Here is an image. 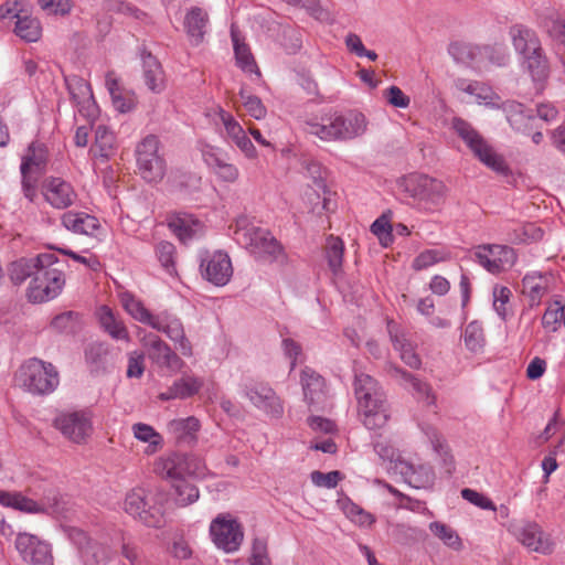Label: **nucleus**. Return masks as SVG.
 <instances>
[{
	"instance_id": "obj_1",
	"label": "nucleus",
	"mask_w": 565,
	"mask_h": 565,
	"mask_svg": "<svg viewBox=\"0 0 565 565\" xmlns=\"http://www.w3.org/2000/svg\"><path fill=\"white\" fill-rule=\"evenodd\" d=\"M353 387L363 425L367 429L383 427L390 418V413L381 384L364 372H355Z\"/></svg>"
},
{
	"instance_id": "obj_13",
	"label": "nucleus",
	"mask_w": 565,
	"mask_h": 565,
	"mask_svg": "<svg viewBox=\"0 0 565 565\" xmlns=\"http://www.w3.org/2000/svg\"><path fill=\"white\" fill-rule=\"evenodd\" d=\"M387 471L391 475L401 476L405 483L415 489L429 488L435 481V473L431 467L426 465L415 467L401 457H397L395 461H391Z\"/></svg>"
},
{
	"instance_id": "obj_52",
	"label": "nucleus",
	"mask_w": 565,
	"mask_h": 565,
	"mask_svg": "<svg viewBox=\"0 0 565 565\" xmlns=\"http://www.w3.org/2000/svg\"><path fill=\"white\" fill-rule=\"evenodd\" d=\"M429 530L447 546L454 548L455 551H459L461 548V540L456 531H454L450 526L436 521L429 524Z\"/></svg>"
},
{
	"instance_id": "obj_41",
	"label": "nucleus",
	"mask_w": 565,
	"mask_h": 565,
	"mask_svg": "<svg viewBox=\"0 0 565 565\" xmlns=\"http://www.w3.org/2000/svg\"><path fill=\"white\" fill-rule=\"evenodd\" d=\"M121 303L125 308V310L137 321L140 323L147 324L149 327H152L156 316L152 315L145 306L143 303L138 300L134 295L131 294H122L121 296Z\"/></svg>"
},
{
	"instance_id": "obj_16",
	"label": "nucleus",
	"mask_w": 565,
	"mask_h": 565,
	"mask_svg": "<svg viewBox=\"0 0 565 565\" xmlns=\"http://www.w3.org/2000/svg\"><path fill=\"white\" fill-rule=\"evenodd\" d=\"M249 402L268 417L280 418L284 414L282 401L267 383L255 382L249 387Z\"/></svg>"
},
{
	"instance_id": "obj_36",
	"label": "nucleus",
	"mask_w": 565,
	"mask_h": 565,
	"mask_svg": "<svg viewBox=\"0 0 565 565\" xmlns=\"http://www.w3.org/2000/svg\"><path fill=\"white\" fill-rule=\"evenodd\" d=\"M481 71L489 65L505 66L510 61V54L505 45L500 43L480 45Z\"/></svg>"
},
{
	"instance_id": "obj_59",
	"label": "nucleus",
	"mask_w": 565,
	"mask_h": 565,
	"mask_svg": "<svg viewBox=\"0 0 565 565\" xmlns=\"http://www.w3.org/2000/svg\"><path fill=\"white\" fill-rule=\"evenodd\" d=\"M239 30L235 22L231 25V36L234 45L236 63L242 71L247 70V47L239 38Z\"/></svg>"
},
{
	"instance_id": "obj_32",
	"label": "nucleus",
	"mask_w": 565,
	"mask_h": 565,
	"mask_svg": "<svg viewBox=\"0 0 565 565\" xmlns=\"http://www.w3.org/2000/svg\"><path fill=\"white\" fill-rule=\"evenodd\" d=\"M507 116V120L515 131L525 132L530 129V122L534 119L533 115L526 113L523 104L507 100L500 105Z\"/></svg>"
},
{
	"instance_id": "obj_14",
	"label": "nucleus",
	"mask_w": 565,
	"mask_h": 565,
	"mask_svg": "<svg viewBox=\"0 0 565 565\" xmlns=\"http://www.w3.org/2000/svg\"><path fill=\"white\" fill-rule=\"evenodd\" d=\"M140 342L147 349L148 356L153 363L171 372L181 370L183 361L160 337L154 333H146L140 338Z\"/></svg>"
},
{
	"instance_id": "obj_21",
	"label": "nucleus",
	"mask_w": 565,
	"mask_h": 565,
	"mask_svg": "<svg viewBox=\"0 0 565 565\" xmlns=\"http://www.w3.org/2000/svg\"><path fill=\"white\" fill-rule=\"evenodd\" d=\"M509 35L515 52L524 58L542 47L536 32L523 24H514L509 30Z\"/></svg>"
},
{
	"instance_id": "obj_40",
	"label": "nucleus",
	"mask_w": 565,
	"mask_h": 565,
	"mask_svg": "<svg viewBox=\"0 0 565 565\" xmlns=\"http://www.w3.org/2000/svg\"><path fill=\"white\" fill-rule=\"evenodd\" d=\"M41 24L36 18L31 15V9L19 17L15 22V34L26 42H35L41 38Z\"/></svg>"
},
{
	"instance_id": "obj_47",
	"label": "nucleus",
	"mask_w": 565,
	"mask_h": 565,
	"mask_svg": "<svg viewBox=\"0 0 565 565\" xmlns=\"http://www.w3.org/2000/svg\"><path fill=\"white\" fill-rule=\"evenodd\" d=\"M344 244L341 238L330 235L326 244V258L331 271L337 275L342 269Z\"/></svg>"
},
{
	"instance_id": "obj_9",
	"label": "nucleus",
	"mask_w": 565,
	"mask_h": 565,
	"mask_svg": "<svg viewBox=\"0 0 565 565\" xmlns=\"http://www.w3.org/2000/svg\"><path fill=\"white\" fill-rule=\"evenodd\" d=\"M137 166L140 175L147 182H158L166 173V161L159 154V139L149 135L141 140L136 149Z\"/></svg>"
},
{
	"instance_id": "obj_37",
	"label": "nucleus",
	"mask_w": 565,
	"mask_h": 565,
	"mask_svg": "<svg viewBox=\"0 0 565 565\" xmlns=\"http://www.w3.org/2000/svg\"><path fill=\"white\" fill-rule=\"evenodd\" d=\"M544 28L554 43L555 54L565 68V22L558 18H550L545 20Z\"/></svg>"
},
{
	"instance_id": "obj_7",
	"label": "nucleus",
	"mask_w": 565,
	"mask_h": 565,
	"mask_svg": "<svg viewBox=\"0 0 565 565\" xmlns=\"http://www.w3.org/2000/svg\"><path fill=\"white\" fill-rule=\"evenodd\" d=\"M209 533L214 545L225 553L238 551L244 541L243 525L231 513H220L210 523Z\"/></svg>"
},
{
	"instance_id": "obj_18",
	"label": "nucleus",
	"mask_w": 565,
	"mask_h": 565,
	"mask_svg": "<svg viewBox=\"0 0 565 565\" xmlns=\"http://www.w3.org/2000/svg\"><path fill=\"white\" fill-rule=\"evenodd\" d=\"M152 329L163 332L171 341L179 344V351L190 356L192 354V345L185 337L182 322L167 312H161L156 316Z\"/></svg>"
},
{
	"instance_id": "obj_62",
	"label": "nucleus",
	"mask_w": 565,
	"mask_h": 565,
	"mask_svg": "<svg viewBox=\"0 0 565 565\" xmlns=\"http://www.w3.org/2000/svg\"><path fill=\"white\" fill-rule=\"evenodd\" d=\"M134 436L143 443H149L151 446H158L162 443V437L150 425L137 423L132 426Z\"/></svg>"
},
{
	"instance_id": "obj_22",
	"label": "nucleus",
	"mask_w": 565,
	"mask_h": 565,
	"mask_svg": "<svg viewBox=\"0 0 565 565\" xmlns=\"http://www.w3.org/2000/svg\"><path fill=\"white\" fill-rule=\"evenodd\" d=\"M305 401L309 406H321L326 401L324 379L316 371L306 367L301 372Z\"/></svg>"
},
{
	"instance_id": "obj_60",
	"label": "nucleus",
	"mask_w": 565,
	"mask_h": 565,
	"mask_svg": "<svg viewBox=\"0 0 565 565\" xmlns=\"http://www.w3.org/2000/svg\"><path fill=\"white\" fill-rule=\"evenodd\" d=\"M31 7L26 0H7L0 6V19H19Z\"/></svg>"
},
{
	"instance_id": "obj_24",
	"label": "nucleus",
	"mask_w": 565,
	"mask_h": 565,
	"mask_svg": "<svg viewBox=\"0 0 565 565\" xmlns=\"http://www.w3.org/2000/svg\"><path fill=\"white\" fill-rule=\"evenodd\" d=\"M387 329L391 341L395 350L399 352L403 362L412 369H419L422 361L415 352L413 344L407 340L405 333L393 321L387 323Z\"/></svg>"
},
{
	"instance_id": "obj_20",
	"label": "nucleus",
	"mask_w": 565,
	"mask_h": 565,
	"mask_svg": "<svg viewBox=\"0 0 565 565\" xmlns=\"http://www.w3.org/2000/svg\"><path fill=\"white\" fill-rule=\"evenodd\" d=\"M522 66L530 75L535 89L543 92L547 86L551 75L550 61L543 47L536 52H531V55H525L522 58Z\"/></svg>"
},
{
	"instance_id": "obj_43",
	"label": "nucleus",
	"mask_w": 565,
	"mask_h": 565,
	"mask_svg": "<svg viewBox=\"0 0 565 565\" xmlns=\"http://www.w3.org/2000/svg\"><path fill=\"white\" fill-rule=\"evenodd\" d=\"M183 462H185L184 455L173 454L162 460L160 473L167 479H170L172 483L185 480L188 475Z\"/></svg>"
},
{
	"instance_id": "obj_3",
	"label": "nucleus",
	"mask_w": 565,
	"mask_h": 565,
	"mask_svg": "<svg viewBox=\"0 0 565 565\" xmlns=\"http://www.w3.org/2000/svg\"><path fill=\"white\" fill-rule=\"evenodd\" d=\"M366 126V118L360 111H334L322 116L320 122H308V132L326 141H347L362 136Z\"/></svg>"
},
{
	"instance_id": "obj_29",
	"label": "nucleus",
	"mask_w": 565,
	"mask_h": 565,
	"mask_svg": "<svg viewBox=\"0 0 565 565\" xmlns=\"http://www.w3.org/2000/svg\"><path fill=\"white\" fill-rule=\"evenodd\" d=\"M98 320L103 330L115 340L129 341V332L124 321L107 307L102 306L97 311Z\"/></svg>"
},
{
	"instance_id": "obj_55",
	"label": "nucleus",
	"mask_w": 565,
	"mask_h": 565,
	"mask_svg": "<svg viewBox=\"0 0 565 565\" xmlns=\"http://www.w3.org/2000/svg\"><path fill=\"white\" fill-rule=\"evenodd\" d=\"M95 142L99 149V156L109 158L115 148V136L106 126H97L95 130Z\"/></svg>"
},
{
	"instance_id": "obj_6",
	"label": "nucleus",
	"mask_w": 565,
	"mask_h": 565,
	"mask_svg": "<svg viewBox=\"0 0 565 565\" xmlns=\"http://www.w3.org/2000/svg\"><path fill=\"white\" fill-rule=\"evenodd\" d=\"M249 254L264 264H277L284 267L288 264V255L281 244L264 227L249 223Z\"/></svg>"
},
{
	"instance_id": "obj_58",
	"label": "nucleus",
	"mask_w": 565,
	"mask_h": 565,
	"mask_svg": "<svg viewBox=\"0 0 565 565\" xmlns=\"http://www.w3.org/2000/svg\"><path fill=\"white\" fill-rule=\"evenodd\" d=\"M108 354V345L102 342H93L85 349V359L94 369H98Z\"/></svg>"
},
{
	"instance_id": "obj_39",
	"label": "nucleus",
	"mask_w": 565,
	"mask_h": 565,
	"mask_svg": "<svg viewBox=\"0 0 565 565\" xmlns=\"http://www.w3.org/2000/svg\"><path fill=\"white\" fill-rule=\"evenodd\" d=\"M113 555L114 552L110 546L93 540L81 553V557L86 565H107Z\"/></svg>"
},
{
	"instance_id": "obj_19",
	"label": "nucleus",
	"mask_w": 565,
	"mask_h": 565,
	"mask_svg": "<svg viewBox=\"0 0 565 565\" xmlns=\"http://www.w3.org/2000/svg\"><path fill=\"white\" fill-rule=\"evenodd\" d=\"M42 190L45 200L55 209H67L77 198L71 183L61 178H47Z\"/></svg>"
},
{
	"instance_id": "obj_17",
	"label": "nucleus",
	"mask_w": 565,
	"mask_h": 565,
	"mask_svg": "<svg viewBox=\"0 0 565 565\" xmlns=\"http://www.w3.org/2000/svg\"><path fill=\"white\" fill-rule=\"evenodd\" d=\"M203 277L215 286H224L233 274L232 263L226 253L214 252L201 262Z\"/></svg>"
},
{
	"instance_id": "obj_49",
	"label": "nucleus",
	"mask_w": 565,
	"mask_h": 565,
	"mask_svg": "<svg viewBox=\"0 0 565 565\" xmlns=\"http://www.w3.org/2000/svg\"><path fill=\"white\" fill-rule=\"evenodd\" d=\"M564 321V305L559 300L550 302L543 317L542 327L546 332H556Z\"/></svg>"
},
{
	"instance_id": "obj_15",
	"label": "nucleus",
	"mask_w": 565,
	"mask_h": 565,
	"mask_svg": "<svg viewBox=\"0 0 565 565\" xmlns=\"http://www.w3.org/2000/svg\"><path fill=\"white\" fill-rule=\"evenodd\" d=\"M15 548L25 562L34 565L53 564L50 545L33 534L19 533L15 539Z\"/></svg>"
},
{
	"instance_id": "obj_28",
	"label": "nucleus",
	"mask_w": 565,
	"mask_h": 565,
	"mask_svg": "<svg viewBox=\"0 0 565 565\" xmlns=\"http://www.w3.org/2000/svg\"><path fill=\"white\" fill-rule=\"evenodd\" d=\"M105 85L116 110L120 113H128L136 107L135 94L124 92L113 71L106 74Z\"/></svg>"
},
{
	"instance_id": "obj_10",
	"label": "nucleus",
	"mask_w": 565,
	"mask_h": 565,
	"mask_svg": "<svg viewBox=\"0 0 565 565\" xmlns=\"http://www.w3.org/2000/svg\"><path fill=\"white\" fill-rule=\"evenodd\" d=\"M473 255L479 265L494 275L510 269L516 262L514 249L507 245H479Z\"/></svg>"
},
{
	"instance_id": "obj_64",
	"label": "nucleus",
	"mask_w": 565,
	"mask_h": 565,
	"mask_svg": "<svg viewBox=\"0 0 565 565\" xmlns=\"http://www.w3.org/2000/svg\"><path fill=\"white\" fill-rule=\"evenodd\" d=\"M156 253L161 265L171 274L174 270V245L166 241L160 242L156 247Z\"/></svg>"
},
{
	"instance_id": "obj_48",
	"label": "nucleus",
	"mask_w": 565,
	"mask_h": 565,
	"mask_svg": "<svg viewBox=\"0 0 565 565\" xmlns=\"http://www.w3.org/2000/svg\"><path fill=\"white\" fill-rule=\"evenodd\" d=\"M168 428L171 433L175 434L179 440L190 441L194 439V434L200 428L199 420L193 417L173 419L168 424Z\"/></svg>"
},
{
	"instance_id": "obj_44",
	"label": "nucleus",
	"mask_w": 565,
	"mask_h": 565,
	"mask_svg": "<svg viewBox=\"0 0 565 565\" xmlns=\"http://www.w3.org/2000/svg\"><path fill=\"white\" fill-rule=\"evenodd\" d=\"M387 372L392 376L403 377L406 382L411 383L419 397L425 398L428 404L434 403L435 397L431 395V387L428 383L420 381L415 375L393 364L388 365Z\"/></svg>"
},
{
	"instance_id": "obj_30",
	"label": "nucleus",
	"mask_w": 565,
	"mask_h": 565,
	"mask_svg": "<svg viewBox=\"0 0 565 565\" xmlns=\"http://www.w3.org/2000/svg\"><path fill=\"white\" fill-rule=\"evenodd\" d=\"M448 52L457 63H461L473 70L481 71L479 44L454 42L449 45Z\"/></svg>"
},
{
	"instance_id": "obj_63",
	"label": "nucleus",
	"mask_w": 565,
	"mask_h": 565,
	"mask_svg": "<svg viewBox=\"0 0 565 565\" xmlns=\"http://www.w3.org/2000/svg\"><path fill=\"white\" fill-rule=\"evenodd\" d=\"M300 8L306 10L310 17L320 22L331 23L333 21L331 13L328 9L321 6L320 0H302Z\"/></svg>"
},
{
	"instance_id": "obj_50",
	"label": "nucleus",
	"mask_w": 565,
	"mask_h": 565,
	"mask_svg": "<svg viewBox=\"0 0 565 565\" xmlns=\"http://www.w3.org/2000/svg\"><path fill=\"white\" fill-rule=\"evenodd\" d=\"M51 327L62 333H74L81 328V315L75 311H65L55 316Z\"/></svg>"
},
{
	"instance_id": "obj_11",
	"label": "nucleus",
	"mask_w": 565,
	"mask_h": 565,
	"mask_svg": "<svg viewBox=\"0 0 565 565\" xmlns=\"http://www.w3.org/2000/svg\"><path fill=\"white\" fill-rule=\"evenodd\" d=\"M408 186H412V196L424 204L425 209L437 207L444 202L446 186L437 179L425 174L417 175L409 180Z\"/></svg>"
},
{
	"instance_id": "obj_27",
	"label": "nucleus",
	"mask_w": 565,
	"mask_h": 565,
	"mask_svg": "<svg viewBox=\"0 0 565 565\" xmlns=\"http://www.w3.org/2000/svg\"><path fill=\"white\" fill-rule=\"evenodd\" d=\"M49 159L47 148L40 142H32L28 148V153L23 157L20 167L21 174L25 173H38L42 174L45 172Z\"/></svg>"
},
{
	"instance_id": "obj_23",
	"label": "nucleus",
	"mask_w": 565,
	"mask_h": 565,
	"mask_svg": "<svg viewBox=\"0 0 565 565\" xmlns=\"http://www.w3.org/2000/svg\"><path fill=\"white\" fill-rule=\"evenodd\" d=\"M142 78L148 89L160 94L166 88L164 73L160 62L150 52L141 53Z\"/></svg>"
},
{
	"instance_id": "obj_26",
	"label": "nucleus",
	"mask_w": 565,
	"mask_h": 565,
	"mask_svg": "<svg viewBox=\"0 0 565 565\" xmlns=\"http://www.w3.org/2000/svg\"><path fill=\"white\" fill-rule=\"evenodd\" d=\"M457 88L476 97L478 104H483L492 108H500L499 95L486 83L482 82H467L466 79H458L456 82Z\"/></svg>"
},
{
	"instance_id": "obj_46",
	"label": "nucleus",
	"mask_w": 565,
	"mask_h": 565,
	"mask_svg": "<svg viewBox=\"0 0 565 565\" xmlns=\"http://www.w3.org/2000/svg\"><path fill=\"white\" fill-rule=\"evenodd\" d=\"M170 227L179 237V239L186 244L198 235L201 228V223L198 220L191 218L190 216H179L171 221Z\"/></svg>"
},
{
	"instance_id": "obj_31",
	"label": "nucleus",
	"mask_w": 565,
	"mask_h": 565,
	"mask_svg": "<svg viewBox=\"0 0 565 565\" xmlns=\"http://www.w3.org/2000/svg\"><path fill=\"white\" fill-rule=\"evenodd\" d=\"M63 225L76 233V234H85V235H94V233L99 228L98 220L89 214L83 212H67L62 217Z\"/></svg>"
},
{
	"instance_id": "obj_54",
	"label": "nucleus",
	"mask_w": 565,
	"mask_h": 565,
	"mask_svg": "<svg viewBox=\"0 0 565 565\" xmlns=\"http://www.w3.org/2000/svg\"><path fill=\"white\" fill-rule=\"evenodd\" d=\"M175 491V501L179 505L185 507L199 499V489L186 480L172 483Z\"/></svg>"
},
{
	"instance_id": "obj_33",
	"label": "nucleus",
	"mask_w": 565,
	"mask_h": 565,
	"mask_svg": "<svg viewBox=\"0 0 565 565\" xmlns=\"http://www.w3.org/2000/svg\"><path fill=\"white\" fill-rule=\"evenodd\" d=\"M202 387V382L193 376H183L175 381L166 392L160 393L162 401L174 398H188L196 394Z\"/></svg>"
},
{
	"instance_id": "obj_57",
	"label": "nucleus",
	"mask_w": 565,
	"mask_h": 565,
	"mask_svg": "<svg viewBox=\"0 0 565 565\" xmlns=\"http://www.w3.org/2000/svg\"><path fill=\"white\" fill-rule=\"evenodd\" d=\"M465 344L472 352L481 349L483 344V330L479 322L472 321L466 327Z\"/></svg>"
},
{
	"instance_id": "obj_53",
	"label": "nucleus",
	"mask_w": 565,
	"mask_h": 565,
	"mask_svg": "<svg viewBox=\"0 0 565 565\" xmlns=\"http://www.w3.org/2000/svg\"><path fill=\"white\" fill-rule=\"evenodd\" d=\"M68 90L73 100L78 106H84L85 104H87L88 107L94 106L90 86L84 79L74 78L73 83H68Z\"/></svg>"
},
{
	"instance_id": "obj_61",
	"label": "nucleus",
	"mask_w": 565,
	"mask_h": 565,
	"mask_svg": "<svg viewBox=\"0 0 565 565\" xmlns=\"http://www.w3.org/2000/svg\"><path fill=\"white\" fill-rule=\"evenodd\" d=\"M310 478L312 483L317 487L333 489L338 486L339 481L342 480L343 476L338 470L327 473L315 470L311 472Z\"/></svg>"
},
{
	"instance_id": "obj_38",
	"label": "nucleus",
	"mask_w": 565,
	"mask_h": 565,
	"mask_svg": "<svg viewBox=\"0 0 565 565\" xmlns=\"http://www.w3.org/2000/svg\"><path fill=\"white\" fill-rule=\"evenodd\" d=\"M0 504L7 508H13L19 511L29 513H40L42 507L34 500L24 497L20 492H9L0 490Z\"/></svg>"
},
{
	"instance_id": "obj_34",
	"label": "nucleus",
	"mask_w": 565,
	"mask_h": 565,
	"mask_svg": "<svg viewBox=\"0 0 565 565\" xmlns=\"http://www.w3.org/2000/svg\"><path fill=\"white\" fill-rule=\"evenodd\" d=\"M546 289V280L540 273L526 274L522 279V294L529 298L530 307L540 305Z\"/></svg>"
},
{
	"instance_id": "obj_4",
	"label": "nucleus",
	"mask_w": 565,
	"mask_h": 565,
	"mask_svg": "<svg viewBox=\"0 0 565 565\" xmlns=\"http://www.w3.org/2000/svg\"><path fill=\"white\" fill-rule=\"evenodd\" d=\"M18 381L33 395H49L58 386L60 375L52 363L32 358L20 366Z\"/></svg>"
},
{
	"instance_id": "obj_51",
	"label": "nucleus",
	"mask_w": 565,
	"mask_h": 565,
	"mask_svg": "<svg viewBox=\"0 0 565 565\" xmlns=\"http://www.w3.org/2000/svg\"><path fill=\"white\" fill-rule=\"evenodd\" d=\"M543 231L533 223H526L509 233V242L514 244L541 239Z\"/></svg>"
},
{
	"instance_id": "obj_25",
	"label": "nucleus",
	"mask_w": 565,
	"mask_h": 565,
	"mask_svg": "<svg viewBox=\"0 0 565 565\" xmlns=\"http://www.w3.org/2000/svg\"><path fill=\"white\" fill-rule=\"evenodd\" d=\"M518 535L521 543L534 552L542 554H550L552 552V543L544 536L541 526L535 522L525 523L520 529Z\"/></svg>"
},
{
	"instance_id": "obj_8",
	"label": "nucleus",
	"mask_w": 565,
	"mask_h": 565,
	"mask_svg": "<svg viewBox=\"0 0 565 565\" xmlns=\"http://www.w3.org/2000/svg\"><path fill=\"white\" fill-rule=\"evenodd\" d=\"M124 510L149 527H160L164 523L162 507L152 502L142 488H135L126 494Z\"/></svg>"
},
{
	"instance_id": "obj_35",
	"label": "nucleus",
	"mask_w": 565,
	"mask_h": 565,
	"mask_svg": "<svg viewBox=\"0 0 565 565\" xmlns=\"http://www.w3.org/2000/svg\"><path fill=\"white\" fill-rule=\"evenodd\" d=\"M209 18L199 7H193L186 13L184 19V26L188 34L194 40L195 44H199L205 34V29Z\"/></svg>"
},
{
	"instance_id": "obj_2",
	"label": "nucleus",
	"mask_w": 565,
	"mask_h": 565,
	"mask_svg": "<svg viewBox=\"0 0 565 565\" xmlns=\"http://www.w3.org/2000/svg\"><path fill=\"white\" fill-rule=\"evenodd\" d=\"M38 265L28 288V297L34 303L54 299L65 285L64 263L60 262L55 254H39Z\"/></svg>"
},
{
	"instance_id": "obj_56",
	"label": "nucleus",
	"mask_w": 565,
	"mask_h": 565,
	"mask_svg": "<svg viewBox=\"0 0 565 565\" xmlns=\"http://www.w3.org/2000/svg\"><path fill=\"white\" fill-rule=\"evenodd\" d=\"M249 565H273L268 553L267 540L254 539L249 555Z\"/></svg>"
},
{
	"instance_id": "obj_45",
	"label": "nucleus",
	"mask_w": 565,
	"mask_h": 565,
	"mask_svg": "<svg viewBox=\"0 0 565 565\" xmlns=\"http://www.w3.org/2000/svg\"><path fill=\"white\" fill-rule=\"evenodd\" d=\"M38 266V255L33 258H20L13 262L9 268V275L12 282L14 285H20L28 278L32 279Z\"/></svg>"
},
{
	"instance_id": "obj_42",
	"label": "nucleus",
	"mask_w": 565,
	"mask_h": 565,
	"mask_svg": "<svg viewBox=\"0 0 565 565\" xmlns=\"http://www.w3.org/2000/svg\"><path fill=\"white\" fill-rule=\"evenodd\" d=\"M218 117L223 124L228 139H231L242 151L247 150V139L241 124L228 113L220 110Z\"/></svg>"
},
{
	"instance_id": "obj_5",
	"label": "nucleus",
	"mask_w": 565,
	"mask_h": 565,
	"mask_svg": "<svg viewBox=\"0 0 565 565\" xmlns=\"http://www.w3.org/2000/svg\"><path fill=\"white\" fill-rule=\"evenodd\" d=\"M451 125L456 134L465 141L482 163L500 173H505L508 171V167L503 158L493 151L471 124L462 118L455 117Z\"/></svg>"
},
{
	"instance_id": "obj_12",
	"label": "nucleus",
	"mask_w": 565,
	"mask_h": 565,
	"mask_svg": "<svg viewBox=\"0 0 565 565\" xmlns=\"http://www.w3.org/2000/svg\"><path fill=\"white\" fill-rule=\"evenodd\" d=\"M54 426L76 444L84 443L93 430L90 416L85 412L63 413L54 419Z\"/></svg>"
}]
</instances>
